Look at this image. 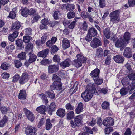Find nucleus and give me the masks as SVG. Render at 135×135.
Masks as SVG:
<instances>
[{"label":"nucleus","instance_id":"nucleus-1","mask_svg":"<svg viewBox=\"0 0 135 135\" xmlns=\"http://www.w3.org/2000/svg\"><path fill=\"white\" fill-rule=\"evenodd\" d=\"M120 13L119 11L117 10L110 13L109 15L110 21L113 23L119 22L120 20L119 16Z\"/></svg>","mask_w":135,"mask_h":135},{"label":"nucleus","instance_id":"nucleus-2","mask_svg":"<svg viewBox=\"0 0 135 135\" xmlns=\"http://www.w3.org/2000/svg\"><path fill=\"white\" fill-rule=\"evenodd\" d=\"M81 96L85 101H89L93 96L92 91L91 89H87L84 92L82 93Z\"/></svg>","mask_w":135,"mask_h":135},{"label":"nucleus","instance_id":"nucleus-3","mask_svg":"<svg viewBox=\"0 0 135 135\" xmlns=\"http://www.w3.org/2000/svg\"><path fill=\"white\" fill-rule=\"evenodd\" d=\"M127 77L130 80H132V82L129 87L131 88L132 90H133L135 89V71H132ZM134 91H135V89Z\"/></svg>","mask_w":135,"mask_h":135},{"label":"nucleus","instance_id":"nucleus-4","mask_svg":"<svg viewBox=\"0 0 135 135\" xmlns=\"http://www.w3.org/2000/svg\"><path fill=\"white\" fill-rule=\"evenodd\" d=\"M127 44L124 40L122 39V37H121L117 40L115 46L117 47H120V50H122Z\"/></svg>","mask_w":135,"mask_h":135},{"label":"nucleus","instance_id":"nucleus-5","mask_svg":"<svg viewBox=\"0 0 135 135\" xmlns=\"http://www.w3.org/2000/svg\"><path fill=\"white\" fill-rule=\"evenodd\" d=\"M102 45L100 38H93L91 41L90 45L93 48H96Z\"/></svg>","mask_w":135,"mask_h":135},{"label":"nucleus","instance_id":"nucleus-6","mask_svg":"<svg viewBox=\"0 0 135 135\" xmlns=\"http://www.w3.org/2000/svg\"><path fill=\"white\" fill-rule=\"evenodd\" d=\"M114 119L111 117H107L103 120V124L106 127L111 126L114 124Z\"/></svg>","mask_w":135,"mask_h":135},{"label":"nucleus","instance_id":"nucleus-7","mask_svg":"<svg viewBox=\"0 0 135 135\" xmlns=\"http://www.w3.org/2000/svg\"><path fill=\"white\" fill-rule=\"evenodd\" d=\"M36 131L35 127L28 126L26 128V134L27 135H36Z\"/></svg>","mask_w":135,"mask_h":135},{"label":"nucleus","instance_id":"nucleus-8","mask_svg":"<svg viewBox=\"0 0 135 135\" xmlns=\"http://www.w3.org/2000/svg\"><path fill=\"white\" fill-rule=\"evenodd\" d=\"M59 66L57 65H50L48 66V71L49 74H52L57 71L59 69Z\"/></svg>","mask_w":135,"mask_h":135},{"label":"nucleus","instance_id":"nucleus-9","mask_svg":"<svg viewBox=\"0 0 135 135\" xmlns=\"http://www.w3.org/2000/svg\"><path fill=\"white\" fill-rule=\"evenodd\" d=\"M50 88L52 90H60L62 89V84L61 82H54L53 84L50 85Z\"/></svg>","mask_w":135,"mask_h":135},{"label":"nucleus","instance_id":"nucleus-10","mask_svg":"<svg viewBox=\"0 0 135 135\" xmlns=\"http://www.w3.org/2000/svg\"><path fill=\"white\" fill-rule=\"evenodd\" d=\"M70 59H67L60 63V66L62 68L65 69L70 66Z\"/></svg>","mask_w":135,"mask_h":135},{"label":"nucleus","instance_id":"nucleus-11","mask_svg":"<svg viewBox=\"0 0 135 135\" xmlns=\"http://www.w3.org/2000/svg\"><path fill=\"white\" fill-rule=\"evenodd\" d=\"M56 108L55 103L54 102L51 103L48 108V112L50 115L52 114V112L55 111Z\"/></svg>","mask_w":135,"mask_h":135},{"label":"nucleus","instance_id":"nucleus-12","mask_svg":"<svg viewBox=\"0 0 135 135\" xmlns=\"http://www.w3.org/2000/svg\"><path fill=\"white\" fill-rule=\"evenodd\" d=\"M62 48L65 49L69 48L70 46L69 40L66 38H64L62 40Z\"/></svg>","mask_w":135,"mask_h":135},{"label":"nucleus","instance_id":"nucleus-13","mask_svg":"<svg viewBox=\"0 0 135 135\" xmlns=\"http://www.w3.org/2000/svg\"><path fill=\"white\" fill-rule=\"evenodd\" d=\"M26 116L29 120L32 122L35 119L33 114L31 112L26 109Z\"/></svg>","mask_w":135,"mask_h":135},{"label":"nucleus","instance_id":"nucleus-14","mask_svg":"<svg viewBox=\"0 0 135 135\" xmlns=\"http://www.w3.org/2000/svg\"><path fill=\"white\" fill-rule=\"evenodd\" d=\"M83 118L81 115L78 116L74 119V122L78 127L81 126L83 123Z\"/></svg>","mask_w":135,"mask_h":135},{"label":"nucleus","instance_id":"nucleus-15","mask_svg":"<svg viewBox=\"0 0 135 135\" xmlns=\"http://www.w3.org/2000/svg\"><path fill=\"white\" fill-rule=\"evenodd\" d=\"M131 53V49L130 48L127 47L124 50L123 55L127 57L130 58L132 57Z\"/></svg>","mask_w":135,"mask_h":135},{"label":"nucleus","instance_id":"nucleus-16","mask_svg":"<svg viewBox=\"0 0 135 135\" xmlns=\"http://www.w3.org/2000/svg\"><path fill=\"white\" fill-rule=\"evenodd\" d=\"M28 55L29 57L28 62L30 63H32L36 60L37 56L33 53L32 52H29L28 54Z\"/></svg>","mask_w":135,"mask_h":135},{"label":"nucleus","instance_id":"nucleus-17","mask_svg":"<svg viewBox=\"0 0 135 135\" xmlns=\"http://www.w3.org/2000/svg\"><path fill=\"white\" fill-rule=\"evenodd\" d=\"M76 57L78 60L80 61L83 63H85L87 60L86 58L84 56L83 54L81 53L77 54Z\"/></svg>","mask_w":135,"mask_h":135},{"label":"nucleus","instance_id":"nucleus-18","mask_svg":"<svg viewBox=\"0 0 135 135\" xmlns=\"http://www.w3.org/2000/svg\"><path fill=\"white\" fill-rule=\"evenodd\" d=\"M49 50L48 49H44L38 52L37 55L38 56L45 58L47 55Z\"/></svg>","mask_w":135,"mask_h":135},{"label":"nucleus","instance_id":"nucleus-19","mask_svg":"<svg viewBox=\"0 0 135 135\" xmlns=\"http://www.w3.org/2000/svg\"><path fill=\"white\" fill-rule=\"evenodd\" d=\"M36 110L38 113L45 115V112L46 111V109L44 105H42L37 107L36 109Z\"/></svg>","mask_w":135,"mask_h":135},{"label":"nucleus","instance_id":"nucleus-20","mask_svg":"<svg viewBox=\"0 0 135 135\" xmlns=\"http://www.w3.org/2000/svg\"><path fill=\"white\" fill-rule=\"evenodd\" d=\"M56 113L57 115L61 118L63 117L66 114L65 110L62 108L59 109Z\"/></svg>","mask_w":135,"mask_h":135},{"label":"nucleus","instance_id":"nucleus-21","mask_svg":"<svg viewBox=\"0 0 135 135\" xmlns=\"http://www.w3.org/2000/svg\"><path fill=\"white\" fill-rule=\"evenodd\" d=\"M113 59L116 62L118 63H122L124 60V57L122 56L119 55L114 56Z\"/></svg>","mask_w":135,"mask_h":135},{"label":"nucleus","instance_id":"nucleus-22","mask_svg":"<svg viewBox=\"0 0 135 135\" xmlns=\"http://www.w3.org/2000/svg\"><path fill=\"white\" fill-rule=\"evenodd\" d=\"M100 72V70L96 68L91 72L90 75L92 77L96 78L99 76Z\"/></svg>","mask_w":135,"mask_h":135},{"label":"nucleus","instance_id":"nucleus-23","mask_svg":"<svg viewBox=\"0 0 135 135\" xmlns=\"http://www.w3.org/2000/svg\"><path fill=\"white\" fill-rule=\"evenodd\" d=\"M88 33V34H90L91 36L93 37L96 36L98 34L97 30L93 27L89 28Z\"/></svg>","mask_w":135,"mask_h":135},{"label":"nucleus","instance_id":"nucleus-24","mask_svg":"<svg viewBox=\"0 0 135 135\" xmlns=\"http://www.w3.org/2000/svg\"><path fill=\"white\" fill-rule=\"evenodd\" d=\"M103 50L102 48L99 47L96 49L95 57L96 58H101L103 56Z\"/></svg>","mask_w":135,"mask_h":135},{"label":"nucleus","instance_id":"nucleus-25","mask_svg":"<svg viewBox=\"0 0 135 135\" xmlns=\"http://www.w3.org/2000/svg\"><path fill=\"white\" fill-rule=\"evenodd\" d=\"M83 129L85 132L87 133L93 134V130H96L97 128L95 127H93L91 129L89 127L86 126H84L83 127Z\"/></svg>","mask_w":135,"mask_h":135},{"label":"nucleus","instance_id":"nucleus-26","mask_svg":"<svg viewBox=\"0 0 135 135\" xmlns=\"http://www.w3.org/2000/svg\"><path fill=\"white\" fill-rule=\"evenodd\" d=\"M21 26L20 23L19 22H16L13 23L12 27V30L13 31H18Z\"/></svg>","mask_w":135,"mask_h":135},{"label":"nucleus","instance_id":"nucleus-27","mask_svg":"<svg viewBox=\"0 0 135 135\" xmlns=\"http://www.w3.org/2000/svg\"><path fill=\"white\" fill-rule=\"evenodd\" d=\"M45 94L47 95V97L51 99H54L55 97V95L52 90H50L46 91Z\"/></svg>","mask_w":135,"mask_h":135},{"label":"nucleus","instance_id":"nucleus-28","mask_svg":"<svg viewBox=\"0 0 135 135\" xmlns=\"http://www.w3.org/2000/svg\"><path fill=\"white\" fill-rule=\"evenodd\" d=\"M83 109L82 103H79L75 109V112L77 114H79L83 111Z\"/></svg>","mask_w":135,"mask_h":135},{"label":"nucleus","instance_id":"nucleus-29","mask_svg":"<svg viewBox=\"0 0 135 135\" xmlns=\"http://www.w3.org/2000/svg\"><path fill=\"white\" fill-rule=\"evenodd\" d=\"M131 34L128 32H126L125 33L123 36V38H122L123 40L127 44L129 42V41L130 39Z\"/></svg>","mask_w":135,"mask_h":135},{"label":"nucleus","instance_id":"nucleus-30","mask_svg":"<svg viewBox=\"0 0 135 135\" xmlns=\"http://www.w3.org/2000/svg\"><path fill=\"white\" fill-rule=\"evenodd\" d=\"M64 7H65L67 10L68 11H73L75 9V6L73 4H66L63 5Z\"/></svg>","mask_w":135,"mask_h":135},{"label":"nucleus","instance_id":"nucleus-31","mask_svg":"<svg viewBox=\"0 0 135 135\" xmlns=\"http://www.w3.org/2000/svg\"><path fill=\"white\" fill-rule=\"evenodd\" d=\"M8 119L6 116L4 115L2 119L0 120V127H3L8 121Z\"/></svg>","mask_w":135,"mask_h":135},{"label":"nucleus","instance_id":"nucleus-32","mask_svg":"<svg viewBox=\"0 0 135 135\" xmlns=\"http://www.w3.org/2000/svg\"><path fill=\"white\" fill-rule=\"evenodd\" d=\"M33 45L31 43H29L27 45L26 47V52H31L33 51Z\"/></svg>","mask_w":135,"mask_h":135},{"label":"nucleus","instance_id":"nucleus-33","mask_svg":"<svg viewBox=\"0 0 135 135\" xmlns=\"http://www.w3.org/2000/svg\"><path fill=\"white\" fill-rule=\"evenodd\" d=\"M130 81V80L127 76L122 80V83L124 86H126L129 84Z\"/></svg>","mask_w":135,"mask_h":135},{"label":"nucleus","instance_id":"nucleus-34","mask_svg":"<svg viewBox=\"0 0 135 135\" xmlns=\"http://www.w3.org/2000/svg\"><path fill=\"white\" fill-rule=\"evenodd\" d=\"M52 127V126L50 120L48 118L46 121L45 128L47 130H50Z\"/></svg>","mask_w":135,"mask_h":135},{"label":"nucleus","instance_id":"nucleus-35","mask_svg":"<svg viewBox=\"0 0 135 135\" xmlns=\"http://www.w3.org/2000/svg\"><path fill=\"white\" fill-rule=\"evenodd\" d=\"M18 97L21 100H23L25 99V91L21 90L20 91Z\"/></svg>","mask_w":135,"mask_h":135},{"label":"nucleus","instance_id":"nucleus-36","mask_svg":"<svg viewBox=\"0 0 135 135\" xmlns=\"http://www.w3.org/2000/svg\"><path fill=\"white\" fill-rule=\"evenodd\" d=\"M104 34L107 38H109L111 35L110 31L109 29V28L105 29L104 30Z\"/></svg>","mask_w":135,"mask_h":135},{"label":"nucleus","instance_id":"nucleus-37","mask_svg":"<svg viewBox=\"0 0 135 135\" xmlns=\"http://www.w3.org/2000/svg\"><path fill=\"white\" fill-rule=\"evenodd\" d=\"M23 41L21 39H18L16 41V44L17 46L19 47L20 49H23L24 45H23Z\"/></svg>","mask_w":135,"mask_h":135},{"label":"nucleus","instance_id":"nucleus-38","mask_svg":"<svg viewBox=\"0 0 135 135\" xmlns=\"http://www.w3.org/2000/svg\"><path fill=\"white\" fill-rule=\"evenodd\" d=\"M130 87H129V88H122L120 91V93L121 96H124V95L126 94L128 92V89H129L131 90V88H130Z\"/></svg>","mask_w":135,"mask_h":135},{"label":"nucleus","instance_id":"nucleus-39","mask_svg":"<svg viewBox=\"0 0 135 135\" xmlns=\"http://www.w3.org/2000/svg\"><path fill=\"white\" fill-rule=\"evenodd\" d=\"M83 64L80 61L78 60L77 59L74 60L73 64L77 68H79L82 66V64Z\"/></svg>","mask_w":135,"mask_h":135},{"label":"nucleus","instance_id":"nucleus-40","mask_svg":"<svg viewBox=\"0 0 135 135\" xmlns=\"http://www.w3.org/2000/svg\"><path fill=\"white\" fill-rule=\"evenodd\" d=\"M94 80L95 83L98 85L101 84L103 82V79L99 77L96 78H94Z\"/></svg>","mask_w":135,"mask_h":135},{"label":"nucleus","instance_id":"nucleus-41","mask_svg":"<svg viewBox=\"0 0 135 135\" xmlns=\"http://www.w3.org/2000/svg\"><path fill=\"white\" fill-rule=\"evenodd\" d=\"M66 116L68 120L73 119L74 117V113L72 111H70L66 114Z\"/></svg>","mask_w":135,"mask_h":135},{"label":"nucleus","instance_id":"nucleus-42","mask_svg":"<svg viewBox=\"0 0 135 135\" xmlns=\"http://www.w3.org/2000/svg\"><path fill=\"white\" fill-rule=\"evenodd\" d=\"M86 123L89 126H93L96 124V121L95 119L92 118L90 119V121H87Z\"/></svg>","mask_w":135,"mask_h":135},{"label":"nucleus","instance_id":"nucleus-43","mask_svg":"<svg viewBox=\"0 0 135 135\" xmlns=\"http://www.w3.org/2000/svg\"><path fill=\"white\" fill-rule=\"evenodd\" d=\"M36 13V11L35 9L31 8L30 10H26V14H28L30 15H35Z\"/></svg>","mask_w":135,"mask_h":135},{"label":"nucleus","instance_id":"nucleus-44","mask_svg":"<svg viewBox=\"0 0 135 135\" xmlns=\"http://www.w3.org/2000/svg\"><path fill=\"white\" fill-rule=\"evenodd\" d=\"M39 97L45 102V104H47L48 103V100L46 96L43 93L39 95Z\"/></svg>","mask_w":135,"mask_h":135},{"label":"nucleus","instance_id":"nucleus-45","mask_svg":"<svg viewBox=\"0 0 135 135\" xmlns=\"http://www.w3.org/2000/svg\"><path fill=\"white\" fill-rule=\"evenodd\" d=\"M25 73H23L19 81L20 84H24L25 82Z\"/></svg>","mask_w":135,"mask_h":135},{"label":"nucleus","instance_id":"nucleus-46","mask_svg":"<svg viewBox=\"0 0 135 135\" xmlns=\"http://www.w3.org/2000/svg\"><path fill=\"white\" fill-rule=\"evenodd\" d=\"M109 103L107 101L103 102L102 104V107L103 109H106L109 108Z\"/></svg>","mask_w":135,"mask_h":135},{"label":"nucleus","instance_id":"nucleus-47","mask_svg":"<svg viewBox=\"0 0 135 135\" xmlns=\"http://www.w3.org/2000/svg\"><path fill=\"white\" fill-rule=\"evenodd\" d=\"M58 75L63 78H65L66 76V72L64 70H61L58 72Z\"/></svg>","mask_w":135,"mask_h":135},{"label":"nucleus","instance_id":"nucleus-48","mask_svg":"<svg viewBox=\"0 0 135 135\" xmlns=\"http://www.w3.org/2000/svg\"><path fill=\"white\" fill-rule=\"evenodd\" d=\"M10 65L9 64L5 63L2 64L1 68L4 70H6L9 68Z\"/></svg>","mask_w":135,"mask_h":135},{"label":"nucleus","instance_id":"nucleus-49","mask_svg":"<svg viewBox=\"0 0 135 135\" xmlns=\"http://www.w3.org/2000/svg\"><path fill=\"white\" fill-rule=\"evenodd\" d=\"M66 109L68 110H73L75 109V107L70 103H67L65 105Z\"/></svg>","mask_w":135,"mask_h":135},{"label":"nucleus","instance_id":"nucleus-50","mask_svg":"<svg viewBox=\"0 0 135 135\" xmlns=\"http://www.w3.org/2000/svg\"><path fill=\"white\" fill-rule=\"evenodd\" d=\"M75 16V13L73 11L69 12L67 14V17L70 19L74 18Z\"/></svg>","mask_w":135,"mask_h":135},{"label":"nucleus","instance_id":"nucleus-51","mask_svg":"<svg viewBox=\"0 0 135 135\" xmlns=\"http://www.w3.org/2000/svg\"><path fill=\"white\" fill-rule=\"evenodd\" d=\"M60 56L57 55H55L53 58V61L55 62L59 63L60 61Z\"/></svg>","mask_w":135,"mask_h":135},{"label":"nucleus","instance_id":"nucleus-52","mask_svg":"<svg viewBox=\"0 0 135 135\" xmlns=\"http://www.w3.org/2000/svg\"><path fill=\"white\" fill-rule=\"evenodd\" d=\"M58 49V48L56 46H53L51 47V52L52 54L55 53L57 52Z\"/></svg>","mask_w":135,"mask_h":135},{"label":"nucleus","instance_id":"nucleus-53","mask_svg":"<svg viewBox=\"0 0 135 135\" xmlns=\"http://www.w3.org/2000/svg\"><path fill=\"white\" fill-rule=\"evenodd\" d=\"M60 15V13L59 11H55L54 13L53 17L55 19L57 20L59 18V16Z\"/></svg>","mask_w":135,"mask_h":135},{"label":"nucleus","instance_id":"nucleus-54","mask_svg":"<svg viewBox=\"0 0 135 135\" xmlns=\"http://www.w3.org/2000/svg\"><path fill=\"white\" fill-rule=\"evenodd\" d=\"M16 16V13L12 11L10 12L9 16L7 17L8 18H10L11 19H14Z\"/></svg>","mask_w":135,"mask_h":135},{"label":"nucleus","instance_id":"nucleus-55","mask_svg":"<svg viewBox=\"0 0 135 135\" xmlns=\"http://www.w3.org/2000/svg\"><path fill=\"white\" fill-rule=\"evenodd\" d=\"M15 66L17 68H19L22 65L21 63L19 60H15L14 61Z\"/></svg>","mask_w":135,"mask_h":135},{"label":"nucleus","instance_id":"nucleus-56","mask_svg":"<svg viewBox=\"0 0 135 135\" xmlns=\"http://www.w3.org/2000/svg\"><path fill=\"white\" fill-rule=\"evenodd\" d=\"M81 29L85 31H86L87 30L88 25L86 22L84 21L80 27Z\"/></svg>","mask_w":135,"mask_h":135},{"label":"nucleus","instance_id":"nucleus-57","mask_svg":"<svg viewBox=\"0 0 135 135\" xmlns=\"http://www.w3.org/2000/svg\"><path fill=\"white\" fill-rule=\"evenodd\" d=\"M113 131L112 127H108L106 128L105 129V133L106 134H109L110 133Z\"/></svg>","mask_w":135,"mask_h":135},{"label":"nucleus","instance_id":"nucleus-58","mask_svg":"<svg viewBox=\"0 0 135 135\" xmlns=\"http://www.w3.org/2000/svg\"><path fill=\"white\" fill-rule=\"evenodd\" d=\"M53 80L54 81V82H60V78L56 74H53L52 78Z\"/></svg>","mask_w":135,"mask_h":135},{"label":"nucleus","instance_id":"nucleus-59","mask_svg":"<svg viewBox=\"0 0 135 135\" xmlns=\"http://www.w3.org/2000/svg\"><path fill=\"white\" fill-rule=\"evenodd\" d=\"M19 58L21 60H24L25 58V52H22L18 55Z\"/></svg>","mask_w":135,"mask_h":135},{"label":"nucleus","instance_id":"nucleus-60","mask_svg":"<svg viewBox=\"0 0 135 135\" xmlns=\"http://www.w3.org/2000/svg\"><path fill=\"white\" fill-rule=\"evenodd\" d=\"M20 76L18 74H16L13 77L12 81L13 82H16L19 79Z\"/></svg>","mask_w":135,"mask_h":135},{"label":"nucleus","instance_id":"nucleus-61","mask_svg":"<svg viewBox=\"0 0 135 135\" xmlns=\"http://www.w3.org/2000/svg\"><path fill=\"white\" fill-rule=\"evenodd\" d=\"M105 0H99L100 7L102 8L104 7L105 5Z\"/></svg>","mask_w":135,"mask_h":135},{"label":"nucleus","instance_id":"nucleus-62","mask_svg":"<svg viewBox=\"0 0 135 135\" xmlns=\"http://www.w3.org/2000/svg\"><path fill=\"white\" fill-rule=\"evenodd\" d=\"M1 76L3 78L7 79L9 77V74L6 72H4L2 74Z\"/></svg>","mask_w":135,"mask_h":135},{"label":"nucleus","instance_id":"nucleus-63","mask_svg":"<svg viewBox=\"0 0 135 135\" xmlns=\"http://www.w3.org/2000/svg\"><path fill=\"white\" fill-rule=\"evenodd\" d=\"M0 110L2 113L5 114L7 111L8 109L5 107H2L0 108Z\"/></svg>","mask_w":135,"mask_h":135},{"label":"nucleus","instance_id":"nucleus-64","mask_svg":"<svg viewBox=\"0 0 135 135\" xmlns=\"http://www.w3.org/2000/svg\"><path fill=\"white\" fill-rule=\"evenodd\" d=\"M128 4L130 7H133L135 5V0H128Z\"/></svg>","mask_w":135,"mask_h":135}]
</instances>
